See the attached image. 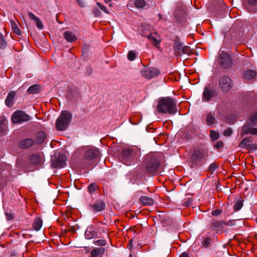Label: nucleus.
I'll return each instance as SVG.
<instances>
[{"label":"nucleus","instance_id":"f257e3e1","mask_svg":"<svg viewBox=\"0 0 257 257\" xmlns=\"http://www.w3.org/2000/svg\"><path fill=\"white\" fill-rule=\"evenodd\" d=\"M157 109L159 113H176L177 111L176 102L171 97L163 98L159 100Z\"/></svg>","mask_w":257,"mask_h":257},{"label":"nucleus","instance_id":"f03ea898","mask_svg":"<svg viewBox=\"0 0 257 257\" xmlns=\"http://www.w3.org/2000/svg\"><path fill=\"white\" fill-rule=\"evenodd\" d=\"M140 156V151L137 148H126L121 153V161L125 165L130 166L136 161Z\"/></svg>","mask_w":257,"mask_h":257},{"label":"nucleus","instance_id":"7ed1b4c3","mask_svg":"<svg viewBox=\"0 0 257 257\" xmlns=\"http://www.w3.org/2000/svg\"><path fill=\"white\" fill-rule=\"evenodd\" d=\"M72 119V114L67 110L61 112L56 121L55 128L58 131H64L68 127Z\"/></svg>","mask_w":257,"mask_h":257},{"label":"nucleus","instance_id":"20e7f679","mask_svg":"<svg viewBox=\"0 0 257 257\" xmlns=\"http://www.w3.org/2000/svg\"><path fill=\"white\" fill-rule=\"evenodd\" d=\"M208 156V149L204 146H200L194 149L191 156V163L197 165L203 160H206Z\"/></svg>","mask_w":257,"mask_h":257},{"label":"nucleus","instance_id":"39448f33","mask_svg":"<svg viewBox=\"0 0 257 257\" xmlns=\"http://www.w3.org/2000/svg\"><path fill=\"white\" fill-rule=\"evenodd\" d=\"M147 172L150 174L157 172L160 165L159 159L153 155H149L145 158Z\"/></svg>","mask_w":257,"mask_h":257},{"label":"nucleus","instance_id":"423d86ee","mask_svg":"<svg viewBox=\"0 0 257 257\" xmlns=\"http://www.w3.org/2000/svg\"><path fill=\"white\" fill-rule=\"evenodd\" d=\"M218 64L221 68L227 69L233 64L232 58L226 52H222L218 56Z\"/></svg>","mask_w":257,"mask_h":257},{"label":"nucleus","instance_id":"0eeeda50","mask_svg":"<svg viewBox=\"0 0 257 257\" xmlns=\"http://www.w3.org/2000/svg\"><path fill=\"white\" fill-rule=\"evenodd\" d=\"M219 86L223 92H228L233 87V82L226 76H222L219 80Z\"/></svg>","mask_w":257,"mask_h":257},{"label":"nucleus","instance_id":"6e6552de","mask_svg":"<svg viewBox=\"0 0 257 257\" xmlns=\"http://www.w3.org/2000/svg\"><path fill=\"white\" fill-rule=\"evenodd\" d=\"M100 155L99 151L95 149H90L88 150L85 154L82 160V163L85 164L86 166L90 165V161L98 158Z\"/></svg>","mask_w":257,"mask_h":257},{"label":"nucleus","instance_id":"1a4fd4ad","mask_svg":"<svg viewBox=\"0 0 257 257\" xmlns=\"http://www.w3.org/2000/svg\"><path fill=\"white\" fill-rule=\"evenodd\" d=\"M66 158L62 154H59L58 157L53 156L51 158V166L53 168H61L66 165Z\"/></svg>","mask_w":257,"mask_h":257},{"label":"nucleus","instance_id":"9d476101","mask_svg":"<svg viewBox=\"0 0 257 257\" xmlns=\"http://www.w3.org/2000/svg\"><path fill=\"white\" fill-rule=\"evenodd\" d=\"M105 207V203L104 201L101 199L96 200L88 205L89 209L94 212L102 211L104 210Z\"/></svg>","mask_w":257,"mask_h":257},{"label":"nucleus","instance_id":"9b49d317","mask_svg":"<svg viewBox=\"0 0 257 257\" xmlns=\"http://www.w3.org/2000/svg\"><path fill=\"white\" fill-rule=\"evenodd\" d=\"M186 10L187 8L184 4H178L175 13V17L177 21L181 22L185 18L186 15Z\"/></svg>","mask_w":257,"mask_h":257},{"label":"nucleus","instance_id":"f8f14e48","mask_svg":"<svg viewBox=\"0 0 257 257\" xmlns=\"http://www.w3.org/2000/svg\"><path fill=\"white\" fill-rule=\"evenodd\" d=\"M209 229L216 233L224 231V221L216 219H212L209 224Z\"/></svg>","mask_w":257,"mask_h":257},{"label":"nucleus","instance_id":"ddd939ff","mask_svg":"<svg viewBox=\"0 0 257 257\" xmlns=\"http://www.w3.org/2000/svg\"><path fill=\"white\" fill-rule=\"evenodd\" d=\"M160 73V71L158 68L153 67L148 68L141 72L142 76L147 79H151L157 77Z\"/></svg>","mask_w":257,"mask_h":257},{"label":"nucleus","instance_id":"4468645a","mask_svg":"<svg viewBox=\"0 0 257 257\" xmlns=\"http://www.w3.org/2000/svg\"><path fill=\"white\" fill-rule=\"evenodd\" d=\"M251 123L246 122L241 128L240 134L242 136L244 135L251 134L252 135H257V127H253Z\"/></svg>","mask_w":257,"mask_h":257},{"label":"nucleus","instance_id":"2eb2a0df","mask_svg":"<svg viewBox=\"0 0 257 257\" xmlns=\"http://www.w3.org/2000/svg\"><path fill=\"white\" fill-rule=\"evenodd\" d=\"M215 96V91L210 86H206L202 94V100L206 102L210 101Z\"/></svg>","mask_w":257,"mask_h":257},{"label":"nucleus","instance_id":"dca6fc26","mask_svg":"<svg viewBox=\"0 0 257 257\" xmlns=\"http://www.w3.org/2000/svg\"><path fill=\"white\" fill-rule=\"evenodd\" d=\"M32 117L22 110H17V123H23L30 121Z\"/></svg>","mask_w":257,"mask_h":257},{"label":"nucleus","instance_id":"f3484780","mask_svg":"<svg viewBox=\"0 0 257 257\" xmlns=\"http://www.w3.org/2000/svg\"><path fill=\"white\" fill-rule=\"evenodd\" d=\"M35 143V141L32 139H26L22 140L19 143V147L21 149H27L32 146Z\"/></svg>","mask_w":257,"mask_h":257},{"label":"nucleus","instance_id":"a211bd4d","mask_svg":"<svg viewBox=\"0 0 257 257\" xmlns=\"http://www.w3.org/2000/svg\"><path fill=\"white\" fill-rule=\"evenodd\" d=\"M147 38L156 47H157L161 42L160 37L156 33L149 35L147 36Z\"/></svg>","mask_w":257,"mask_h":257},{"label":"nucleus","instance_id":"6ab92c4d","mask_svg":"<svg viewBox=\"0 0 257 257\" xmlns=\"http://www.w3.org/2000/svg\"><path fill=\"white\" fill-rule=\"evenodd\" d=\"M46 138V134L44 132H38L35 137V142L38 145L42 144Z\"/></svg>","mask_w":257,"mask_h":257},{"label":"nucleus","instance_id":"aec40b11","mask_svg":"<svg viewBox=\"0 0 257 257\" xmlns=\"http://www.w3.org/2000/svg\"><path fill=\"white\" fill-rule=\"evenodd\" d=\"M16 96V92L14 91L10 92L6 99L5 103L7 106L11 107L14 103V98Z\"/></svg>","mask_w":257,"mask_h":257},{"label":"nucleus","instance_id":"412c9836","mask_svg":"<svg viewBox=\"0 0 257 257\" xmlns=\"http://www.w3.org/2000/svg\"><path fill=\"white\" fill-rule=\"evenodd\" d=\"M183 44L179 41H176L174 44L173 49L174 53L176 56H181L182 55V50Z\"/></svg>","mask_w":257,"mask_h":257},{"label":"nucleus","instance_id":"4be33fe9","mask_svg":"<svg viewBox=\"0 0 257 257\" xmlns=\"http://www.w3.org/2000/svg\"><path fill=\"white\" fill-rule=\"evenodd\" d=\"M105 251V248L103 247L95 248L91 252V257H101Z\"/></svg>","mask_w":257,"mask_h":257},{"label":"nucleus","instance_id":"5701e85b","mask_svg":"<svg viewBox=\"0 0 257 257\" xmlns=\"http://www.w3.org/2000/svg\"><path fill=\"white\" fill-rule=\"evenodd\" d=\"M257 5V0H246L245 8L249 12L254 13L255 9L252 7Z\"/></svg>","mask_w":257,"mask_h":257},{"label":"nucleus","instance_id":"b1692460","mask_svg":"<svg viewBox=\"0 0 257 257\" xmlns=\"http://www.w3.org/2000/svg\"><path fill=\"white\" fill-rule=\"evenodd\" d=\"M63 36L64 38L69 42H73L77 40V37L73 32L71 31H66L64 32Z\"/></svg>","mask_w":257,"mask_h":257},{"label":"nucleus","instance_id":"393cba45","mask_svg":"<svg viewBox=\"0 0 257 257\" xmlns=\"http://www.w3.org/2000/svg\"><path fill=\"white\" fill-rule=\"evenodd\" d=\"M31 164L38 165L41 163V158L39 154H32L29 157Z\"/></svg>","mask_w":257,"mask_h":257},{"label":"nucleus","instance_id":"a878e982","mask_svg":"<svg viewBox=\"0 0 257 257\" xmlns=\"http://www.w3.org/2000/svg\"><path fill=\"white\" fill-rule=\"evenodd\" d=\"M139 200L144 205L151 206L154 203V201L152 198L147 196H142L140 198Z\"/></svg>","mask_w":257,"mask_h":257},{"label":"nucleus","instance_id":"bb28decb","mask_svg":"<svg viewBox=\"0 0 257 257\" xmlns=\"http://www.w3.org/2000/svg\"><path fill=\"white\" fill-rule=\"evenodd\" d=\"M85 236L88 239L94 238L97 237V232L92 228H87L85 231Z\"/></svg>","mask_w":257,"mask_h":257},{"label":"nucleus","instance_id":"cd10ccee","mask_svg":"<svg viewBox=\"0 0 257 257\" xmlns=\"http://www.w3.org/2000/svg\"><path fill=\"white\" fill-rule=\"evenodd\" d=\"M206 121L208 125H212L216 122V119L214 117V113L209 112L206 114Z\"/></svg>","mask_w":257,"mask_h":257},{"label":"nucleus","instance_id":"c85d7f7f","mask_svg":"<svg viewBox=\"0 0 257 257\" xmlns=\"http://www.w3.org/2000/svg\"><path fill=\"white\" fill-rule=\"evenodd\" d=\"M251 142V141L250 138H244L239 143L238 147L241 148L248 149Z\"/></svg>","mask_w":257,"mask_h":257},{"label":"nucleus","instance_id":"c756f323","mask_svg":"<svg viewBox=\"0 0 257 257\" xmlns=\"http://www.w3.org/2000/svg\"><path fill=\"white\" fill-rule=\"evenodd\" d=\"M40 90V86L38 84H35L30 86L27 90V92L29 94H37L39 92Z\"/></svg>","mask_w":257,"mask_h":257},{"label":"nucleus","instance_id":"7c9ffc66","mask_svg":"<svg viewBox=\"0 0 257 257\" xmlns=\"http://www.w3.org/2000/svg\"><path fill=\"white\" fill-rule=\"evenodd\" d=\"M42 225V220L39 217L36 218L33 227L34 229L37 231L39 230Z\"/></svg>","mask_w":257,"mask_h":257},{"label":"nucleus","instance_id":"2f4dec72","mask_svg":"<svg viewBox=\"0 0 257 257\" xmlns=\"http://www.w3.org/2000/svg\"><path fill=\"white\" fill-rule=\"evenodd\" d=\"M256 73L255 71L249 70L246 71L244 74V77L247 79H254L256 77Z\"/></svg>","mask_w":257,"mask_h":257},{"label":"nucleus","instance_id":"473e14b6","mask_svg":"<svg viewBox=\"0 0 257 257\" xmlns=\"http://www.w3.org/2000/svg\"><path fill=\"white\" fill-rule=\"evenodd\" d=\"M6 120L3 118L0 120V136L5 135V130L6 128Z\"/></svg>","mask_w":257,"mask_h":257},{"label":"nucleus","instance_id":"72a5a7b5","mask_svg":"<svg viewBox=\"0 0 257 257\" xmlns=\"http://www.w3.org/2000/svg\"><path fill=\"white\" fill-rule=\"evenodd\" d=\"M146 2L145 0H135L134 1V5L135 7L138 9H143L146 6Z\"/></svg>","mask_w":257,"mask_h":257},{"label":"nucleus","instance_id":"f704fd0d","mask_svg":"<svg viewBox=\"0 0 257 257\" xmlns=\"http://www.w3.org/2000/svg\"><path fill=\"white\" fill-rule=\"evenodd\" d=\"M246 122L251 123L252 125H257V111L251 115Z\"/></svg>","mask_w":257,"mask_h":257},{"label":"nucleus","instance_id":"c9c22d12","mask_svg":"<svg viewBox=\"0 0 257 257\" xmlns=\"http://www.w3.org/2000/svg\"><path fill=\"white\" fill-rule=\"evenodd\" d=\"M21 198H22V202H23V203L22 204V205L23 206V207L22 208V217H21V215H20V217L19 221H23L24 220V219L26 218V216L25 215V214L24 213V212L26 211V202H25V199L23 198L22 197H21Z\"/></svg>","mask_w":257,"mask_h":257},{"label":"nucleus","instance_id":"e433bc0d","mask_svg":"<svg viewBox=\"0 0 257 257\" xmlns=\"http://www.w3.org/2000/svg\"><path fill=\"white\" fill-rule=\"evenodd\" d=\"M243 200H238L234 204L233 209L235 211L240 210L243 206Z\"/></svg>","mask_w":257,"mask_h":257},{"label":"nucleus","instance_id":"4c0bfd02","mask_svg":"<svg viewBox=\"0 0 257 257\" xmlns=\"http://www.w3.org/2000/svg\"><path fill=\"white\" fill-rule=\"evenodd\" d=\"M11 23V26L12 27V29L13 30V32L11 33V36L12 38H13L15 34H16V24L15 23V22L13 20H11L10 21Z\"/></svg>","mask_w":257,"mask_h":257},{"label":"nucleus","instance_id":"58836bf2","mask_svg":"<svg viewBox=\"0 0 257 257\" xmlns=\"http://www.w3.org/2000/svg\"><path fill=\"white\" fill-rule=\"evenodd\" d=\"M98 188V185L95 183H91L88 187V190L89 193H93Z\"/></svg>","mask_w":257,"mask_h":257},{"label":"nucleus","instance_id":"ea45409f","mask_svg":"<svg viewBox=\"0 0 257 257\" xmlns=\"http://www.w3.org/2000/svg\"><path fill=\"white\" fill-rule=\"evenodd\" d=\"M210 136L212 141H215L219 138V135L218 133L213 130L210 131Z\"/></svg>","mask_w":257,"mask_h":257},{"label":"nucleus","instance_id":"a19ab883","mask_svg":"<svg viewBox=\"0 0 257 257\" xmlns=\"http://www.w3.org/2000/svg\"><path fill=\"white\" fill-rule=\"evenodd\" d=\"M182 54L190 55L191 53V50L189 46H185L183 47Z\"/></svg>","mask_w":257,"mask_h":257},{"label":"nucleus","instance_id":"79ce46f5","mask_svg":"<svg viewBox=\"0 0 257 257\" xmlns=\"http://www.w3.org/2000/svg\"><path fill=\"white\" fill-rule=\"evenodd\" d=\"M127 58L129 60L133 61L136 58V54L133 51H131L128 53Z\"/></svg>","mask_w":257,"mask_h":257},{"label":"nucleus","instance_id":"37998d69","mask_svg":"<svg viewBox=\"0 0 257 257\" xmlns=\"http://www.w3.org/2000/svg\"><path fill=\"white\" fill-rule=\"evenodd\" d=\"M210 240L211 238L210 237H205L203 242V246L204 247H207L210 244Z\"/></svg>","mask_w":257,"mask_h":257},{"label":"nucleus","instance_id":"c03bdc74","mask_svg":"<svg viewBox=\"0 0 257 257\" xmlns=\"http://www.w3.org/2000/svg\"><path fill=\"white\" fill-rule=\"evenodd\" d=\"M218 166L215 163H212L208 167V170L211 172H213L217 168Z\"/></svg>","mask_w":257,"mask_h":257},{"label":"nucleus","instance_id":"a18cd8bd","mask_svg":"<svg viewBox=\"0 0 257 257\" xmlns=\"http://www.w3.org/2000/svg\"><path fill=\"white\" fill-rule=\"evenodd\" d=\"M94 243L97 245L103 246L106 244V241L104 239H99L94 241Z\"/></svg>","mask_w":257,"mask_h":257},{"label":"nucleus","instance_id":"49530a36","mask_svg":"<svg viewBox=\"0 0 257 257\" xmlns=\"http://www.w3.org/2000/svg\"><path fill=\"white\" fill-rule=\"evenodd\" d=\"M232 133V131L231 128H228L227 130L224 131L223 135L225 136L229 137L231 136Z\"/></svg>","mask_w":257,"mask_h":257},{"label":"nucleus","instance_id":"de8ad7c7","mask_svg":"<svg viewBox=\"0 0 257 257\" xmlns=\"http://www.w3.org/2000/svg\"><path fill=\"white\" fill-rule=\"evenodd\" d=\"M35 23L36 24L37 27L39 29H43V25L42 22L41 21V20L39 18L38 19H37V20L35 21Z\"/></svg>","mask_w":257,"mask_h":257},{"label":"nucleus","instance_id":"09e8293b","mask_svg":"<svg viewBox=\"0 0 257 257\" xmlns=\"http://www.w3.org/2000/svg\"><path fill=\"white\" fill-rule=\"evenodd\" d=\"M222 213V210L221 209H215L214 210H213L211 212V214L213 216H217L218 215H220Z\"/></svg>","mask_w":257,"mask_h":257},{"label":"nucleus","instance_id":"8fccbe9b","mask_svg":"<svg viewBox=\"0 0 257 257\" xmlns=\"http://www.w3.org/2000/svg\"><path fill=\"white\" fill-rule=\"evenodd\" d=\"M223 146V143L222 141L217 142L214 145V148L217 149L222 148Z\"/></svg>","mask_w":257,"mask_h":257},{"label":"nucleus","instance_id":"3c124183","mask_svg":"<svg viewBox=\"0 0 257 257\" xmlns=\"http://www.w3.org/2000/svg\"><path fill=\"white\" fill-rule=\"evenodd\" d=\"M251 151H254L257 150V144H250L248 149Z\"/></svg>","mask_w":257,"mask_h":257},{"label":"nucleus","instance_id":"603ef678","mask_svg":"<svg viewBox=\"0 0 257 257\" xmlns=\"http://www.w3.org/2000/svg\"><path fill=\"white\" fill-rule=\"evenodd\" d=\"M28 15L29 18L30 19L33 20H34V21H36L37 20V19H38V17H37L36 16H35L34 15V14H33V13H31V12H29V13H28Z\"/></svg>","mask_w":257,"mask_h":257},{"label":"nucleus","instance_id":"864d4df0","mask_svg":"<svg viewBox=\"0 0 257 257\" xmlns=\"http://www.w3.org/2000/svg\"><path fill=\"white\" fill-rule=\"evenodd\" d=\"M0 40H1V41H0V47H1V48H2V49L5 48L6 47V46H7V43H6V42L4 40V38L3 39H1Z\"/></svg>","mask_w":257,"mask_h":257},{"label":"nucleus","instance_id":"5fc2aeb1","mask_svg":"<svg viewBox=\"0 0 257 257\" xmlns=\"http://www.w3.org/2000/svg\"><path fill=\"white\" fill-rule=\"evenodd\" d=\"M97 4L98 6L99 7V8L101 10H102L103 12H104L105 13H106L107 14L108 13L107 12V10L105 6H104L103 5H102V4H101L99 3H97Z\"/></svg>","mask_w":257,"mask_h":257},{"label":"nucleus","instance_id":"6e6d98bb","mask_svg":"<svg viewBox=\"0 0 257 257\" xmlns=\"http://www.w3.org/2000/svg\"><path fill=\"white\" fill-rule=\"evenodd\" d=\"M192 201H193V199L192 198H189L187 201L184 202L183 203L182 205L185 207H188L191 204Z\"/></svg>","mask_w":257,"mask_h":257},{"label":"nucleus","instance_id":"4d7b16f0","mask_svg":"<svg viewBox=\"0 0 257 257\" xmlns=\"http://www.w3.org/2000/svg\"><path fill=\"white\" fill-rule=\"evenodd\" d=\"M11 119L14 123H16V111L13 113Z\"/></svg>","mask_w":257,"mask_h":257},{"label":"nucleus","instance_id":"13d9d810","mask_svg":"<svg viewBox=\"0 0 257 257\" xmlns=\"http://www.w3.org/2000/svg\"><path fill=\"white\" fill-rule=\"evenodd\" d=\"M80 7L83 8L85 6V3L83 0H76Z\"/></svg>","mask_w":257,"mask_h":257},{"label":"nucleus","instance_id":"bf43d9fd","mask_svg":"<svg viewBox=\"0 0 257 257\" xmlns=\"http://www.w3.org/2000/svg\"><path fill=\"white\" fill-rule=\"evenodd\" d=\"M93 14L95 15L96 17H99L100 15V12L99 10L97 8L94 9L93 10Z\"/></svg>","mask_w":257,"mask_h":257},{"label":"nucleus","instance_id":"052dcab7","mask_svg":"<svg viewBox=\"0 0 257 257\" xmlns=\"http://www.w3.org/2000/svg\"><path fill=\"white\" fill-rule=\"evenodd\" d=\"M65 232H71L73 234L75 233V230L73 227H69L68 229H65Z\"/></svg>","mask_w":257,"mask_h":257},{"label":"nucleus","instance_id":"680f3d73","mask_svg":"<svg viewBox=\"0 0 257 257\" xmlns=\"http://www.w3.org/2000/svg\"><path fill=\"white\" fill-rule=\"evenodd\" d=\"M228 225V226H231V225H233V221L232 220H229L227 222H224V225Z\"/></svg>","mask_w":257,"mask_h":257},{"label":"nucleus","instance_id":"e2e57ef3","mask_svg":"<svg viewBox=\"0 0 257 257\" xmlns=\"http://www.w3.org/2000/svg\"><path fill=\"white\" fill-rule=\"evenodd\" d=\"M6 215L8 220H11L13 218L12 215L9 214L8 213H6Z\"/></svg>","mask_w":257,"mask_h":257},{"label":"nucleus","instance_id":"0e129e2a","mask_svg":"<svg viewBox=\"0 0 257 257\" xmlns=\"http://www.w3.org/2000/svg\"><path fill=\"white\" fill-rule=\"evenodd\" d=\"M179 257H189L188 254L186 252L182 253Z\"/></svg>","mask_w":257,"mask_h":257},{"label":"nucleus","instance_id":"69168bd1","mask_svg":"<svg viewBox=\"0 0 257 257\" xmlns=\"http://www.w3.org/2000/svg\"><path fill=\"white\" fill-rule=\"evenodd\" d=\"M150 2H151V6H155L156 4L154 2L152 1H150Z\"/></svg>","mask_w":257,"mask_h":257},{"label":"nucleus","instance_id":"338daca9","mask_svg":"<svg viewBox=\"0 0 257 257\" xmlns=\"http://www.w3.org/2000/svg\"><path fill=\"white\" fill-rule=\"evenodd\" d=\"M21 35V31L17 29V36H20Z\"/></svg>","mask_w":257,"mask_h":257},{"label":"nucleus","instance_id":"774afa93","mask_svg":"<svg viewBox=\"0 0 257 257\" xmlns=\"http://www.w3.org/2000/svg\"><path fill=\"white\" fill-rule=\"evenodd\" d=\"M159 18L160 20L163 19V15L162 14H159L158 15Z\"/></svg>","mask_w":257,"mask_h":257}]
</instances>
